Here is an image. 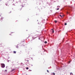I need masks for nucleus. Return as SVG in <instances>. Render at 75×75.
Returning a JSON list of instances; mask_svg holds the SVG:
<instances>
[{
  "label": "nucleus",
  "mask_w": 75,
  "mask_h": 75,
  "mask_svg": "<svg viewBox=\"0 0 75 75\" xmlns=\"http://www.w3.org/2000/svg\"><path fill=\"white\" fill-rule=\"evenodd\" d=\"M1 67H2V68H4V67H5V64H1Z\"/></svg>",
  "instance_id": "nucleus-1"
},
{
  "label": "nucleus",
  "mask_w": 75,
  "mask_h": 75,
  "mask_svg": "<svg viewBox=\"0 0 75 75\" xmlns=\"http://www.w3.org/2000/svg\"><path fill=\"white\" fill-rule=\"evenodd\" d=\"M60 16L62 17V18L63 17H64V16L62 15V16H61V15H60Z\"/></svg>",
  "instance_id": "nucleus-2"
},
{
  "label": "nucleus",
  "mask_w": 75,
  "mask_h": 75,
  "mask_svg": "<svg viewBox=\"0 0 75 75\" xmlns=\"http://www.w3.org/2000/svg\"><path fill=\"white\" fill-rule=\"evenodd\" d=\"M52 32L53 33H54V30L52 29Z\"/></svg>",
  "instance_id": "nucleus-3"
},
{
  "label": "nucleus",
  "mask_w": 75,
  "mask_h": 75,
  "mask_svg": "<svg viewBox=\"0 0 75 75\" xmlns=\"http://www.w3.org/2000/svg\"><path fill=\"white\" fill-rule=\"evenodd\" d=\"M13 52L14 54H16V51H13Z\"/></svg>",
  "instance_id": "nucleus-4"
},
{
  "label": "nucleus",
  "mask_w": 75,
  "mask_h": 75,
  "mask_svg": "<svg viewBox=\"0 0 75 75\" xmlns=\"http://www.w3.org/2000/svg\"><path fill=\"white\" fill-rule=\"evenodd\" d=\"M15 70V69H13L12 70V71H11V72H13V71H14V70Z\"/></svg>",
  "instance_id": "nucleus-5"
},
{
  "label": "nucleus",
  "mask_w": 75,
  "mask_h": 75,
  "mask_svg": "<svg viewBox=\"0 0 75 75\" xmlns=\"http://www.w3.org/2000/svg\"><path fill=\"white\" fill-rule=\"evenodd\" d=\"M54 22H55V23H57V21H55Z\"/></svg>",
  "instance_id": "nucleus-6"
},
{
  "label": "nucleus",
  "mask_w": 75,
  "mask_h": 75,
  "mask_svg": "<svg viewBox=\"0 0 75 75\" xmlns=\"http://www.w3.org/2000/svg\"><path fill=\"white\" fill-rule=\"evenodd\" d=\"M64 25H67V23H65V24H64Z\"/></svg>",
  "instance_id": "nucleus-7"
},
{
  "label": "nucleus",
  "mask_w": 75,
  "mask_h": 75,
  "mask_svg": "<svg viewBox=\"0 0 75 75\" xmlns=\"http://www.w3.org/2000/svg\"><path fill=\"white\" fill-rule=\"evenodd\" d=\"M45 44H47V42L46 41H45Z\"/></svg>",
  "instance_id": "nucleus-8"
},
{
  "label": "nucleus",
  "mask_w": 75,
  "mask_h": 75,
  "mask_svg": "<svg viewBox=\"0 0 75 75\" xmlns=\"http://www.w3.org/2000/svg\"><path fill=\"white\" fill-rule=\"evenodd\" d=\"M16 48H18V46H16Z\"/></svg>",
  "instance_id": "nucleus-9"
},
{
  "label": "nucleus",
  "mask_w": 75,
  "mask_h": 75,
  "mask_svg": "<svg viewBox=\"0 0 75 75\" xmlns=\"http://www.w3.org/2000/svg\"><path fill=\"white\" fill-rule=\"evenodd\" d=\"M28 67H26V69H28Z\"/></svg>",
  "instance_id": "nucleus-10"
},
{
  "label": "nucleus",
  "mask_w": 75,
  "mask_h": 75,
  "mask_svg": "<svg viewBox=\"0 0 75 75\" xmlns=\"http://www.w3.org/2000/svg\"><path fill=\"white\" fill-rule=\"evenodd\" d=\"M53 74L54 75H55V73H53Z\"/></svg>",
  "instance_id": "nucleus-11"
},
{
  "label": "nucleus",
  "mask_w": 75,
  "mask_h": 75,
  "mask_svg": "<svg viewBox=\"0 0 75 75\" xmlns=\"http://www.w3.org/2000/svg\"><path fill=\"white\" fill-rule=\"evenodd\" d=\"M47 72H49V71H48V70H47Z\"/></svg>",
  "instance_id": "nucleus-12"
},
{
  "label": "nucleus",
  "mask_w": 75,
  "mask_h": 75,
  "mask_svg": "<svg viewBox=\"0 0 75 75\" xmlns=\"http://www.w3.org/2000/svg\"><path fill=\"white\" fill-rule=\"evenodd\" d=\"M27 64V63H25V64H26V65H27V64Z\"/></svg>",
  "instance_id": "nucleus-13"
},
{
  "label": "nucleus",
  "mask_w": 75,
  "mask_h": 75,
  "mask_svg": "<svg viewBox=\"0 0 75 75\" xmlns=\"http://www.w3.org/2000/svg\"><path fill=\"white\" fill-rule=\"evenodd\" d=\"M57 10H59V8H57Z\"/></svg>",
  "instance_id": "nucleus-14"
},
{
  "label": "nucleus",
  "mask_w": 75,
  "mask_h": 75,
  "mask_svg": "<svg viewBox=\"0 0 75 75\" xmlns=\"http://www.w3.org/2000/svg\"><path fill=\"white\" fill-rule=\"evenodd\" d=\"M70 74H72V73H70Z\"/></svg>",
  "instance_id": "nucleus-15"
},
{
  "label": "nucleus",
  "mask_w": 75,
  "mask_h": 75,
  "mask_svg": "<svg viewBox=\"0 0 75 75\" xmlns=\"http://www.w3.org/2000/svg\"><path fill=\"white\" fill-rule=\"evenodd\" d=\"M11 13V12H9V13Z\"/></svg>",
  "instance_id": "nucleus-16"
},
{
  "label": "nucleus",
  "mask_w": 75,
  "mask_h": 75,
  "mask_svg": "<svg viewBox=\"0 0 75 75\" xmlns=\"http://www.w3.org/2000/svg\"><path fill=\"white\" fill-rule=\"evenodd\" d=\"M27 61H28V62L29 61L28 60Z\"/></svg>",
  "instance_id": "nucleus-17"
},
{
  "label": "nucleus",
  "mask_w": 75,
  "mask_h": 75,
  "mask_svg": "<svg viewBox=\"0 0 75 75\" xmlns=\"http://www.w3.org/2000/svg\"><path fill=\"white\" fill-rule=\"evenodd\" d=\"M70 61H69V63H70Z\"/></svg>",
  "instance_id": "nucleus-18"
},
{
  "label": "nucleus",
  "mask_w": 75,
  "mask_h": 75,
  "mask_svg": "<svg viewBox=\"0 0 75 75\" xmlns=\"http://www.w3.org/2000/svg\"><path fill=\"white\" fill-rule=\"evenodd\" d=\"M11 34H13V33H11Z\"/></svg>",
  "instance_id": "nucleus-19"
},
{
  "label": "nucleus",
  "mask_w": 75,
  "mask_h": 75,
  "mask_svg": "<svg viewBox=\"0 0 75 75\" xmlns=\"http://www.w3.org/2000/svg\"><path fill=\"white\" fill-rule=\"evenodd\" d=\"M67 13H68V12H67Z\"/></svg>",
  "instance_id": "nucleus-20"
}]
</instances>
